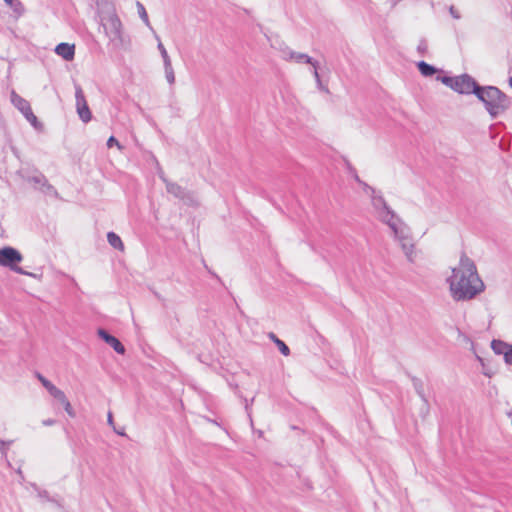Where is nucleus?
<instances>
[{"instance_id":"nucleus-33","label":"nucleus","mask_w":512,"mask_h":512,"mask_svg":"<svg viewBox=\"0 0 512 512\" xmlns=\"http://www.w3.org/2000/svg\"><path fill=\"white\" fill-rule=\"evenodd\" d=\"M290 53H295V51L291 50L290 48H285L282 50V59L285 61H291Z\"/></svg>"},{"instance_id":"nucleus-42","label":"nucleus","mask_w":512,"mask_h":512,"mask_svg":"<svg viewBox=\"0 0 512 512\" xmlns=\"http://www.w3.org/2000/svg\"><path fill=\"white\" fill-rule=\"evenodd\" d=\"M509 85L512 88V76L509 77Z\"/></svg>"},{"instance_id":"nucleus-9","label":"nucleus","mask_w":512,"mask_h":512,"mask_svg":"<svg viewBox=\"0 0 512 512\" xmlns=\"http://www.w3.org/2000/svg\"><path fill=\"white\" fill-rule=\"evenodd\" d=\"M479 84L476 80L468 74H462L456 76V82L454 84V91L460 94H474L476 95Z\"/></svg>"},{"instance_id":"nucleus-2","label":"nucleus","mask_w":512,"mask_h":512,"mask_svg":"<svg viewBox=\"0 0 512 512\" xmlns=\"http://www.w3.org/2000/svg\"><path fill=\"white\" fill-rule=\"evenodd\" d=\"M475 96L484 103L492 119L508 109L510 104L509 97L495 86H479Z\"/></svg>"},{"instance_id":"nucleus-35","label":"nucleus","mask_w":512,"mask_h":512,"mask_svg":"<svg viewBox=\"0 0 512 512\" xmlns=\"http://www.w3.org/2000/svg\"><path fill=\"white\" fill-rule=\"evenodd\" d=\"M361 185L363 186V188H364L365 192L369 193V194H370V196H371L372 194H375L376 190H375L373 187L369 186L367 183L362 182V184H361Z\"/></svg>"},{"instance_id":"nucleus-21","label":"nucleus","mask_w":512,"mask_h":512,"mask_svg":"<svg viewBox=\"0 0 512 512\" xmlns=\"http://www.w3.org/2000/svg\"><path fill=\"white\" fill-rule=\"evenodd\" d=\"M136 7H137V10H138L139 17L143 20V22L147 26H150L148 14L146 12V9H145L144 5L141 2L137 1L136 2Z\"/></svg>"},{"instance_id":"nucleus-41","label":"nucleus","mask_w":512,"mask_h":512,"mask_svg":"<svg viewBox=\"0 0 512 512\" xmlns=\"http://www.w3.org/2000/svg\"><path fill=\"white\" fill-rule=\"evenodd\" d=\"M354 179H355L358 183H360V184H362V182H363V181L359 178V176H358L357 174H355V175H354Z\"/></svg>"},{"instance_id":"nucleus-17","label":"nucleus","mask_w":512,"mask_h":512,"mask_svg":"<svg viewBox=\"0 0 512 512\" xmlns=\"http://www.w3.org/2000/svg\"><path fill=\"white\" fill-rule=\"evenodd\" d=\"M270 339L273 340V342L277 345V347L279 348V351L284 355V356H288L290 354V349L289 347L282 341L280 340L274 333H270Z\"/></svg>"},{"instance_id":"nucleus-12","label":"nucleus","mask_w":512,"mask_h":512,"mask_svg":"<svg viewBox=\"0 0 512 512\" xmlns=\"http://www.w3.org/2000/svg\"><path fill=\"white\" fill-rule=\"evenodd\" d=\"M55 52L66 61H71L75 55V46L69 43H60L56 46Z\"/></svg>"},{"instance_id":"nucleus-10","label":"nucleus","mask_w":512,"mask_h":512,"mask_svg":"<svg viewBox=\"0 0 512 512\" xmlns=\"http://www.w3.org/2000/svg\"><path fill=\"white\" fill-rule=\"evenodd\" d=\"M75 98H76V109H77V113H78L80 119L84 123H88L92 118V114L88 107L87 101L85 99L83 90L80 85L75 86Z\"/></svg>"},{"instance_id":"nucleus-19","label":"nucleus","mask_w":512,"mask_h":512,"mask_svg":"<svg viewBox=\"0 0 512 512\" xmlns=\"http://www.w3.org/2000/svg\"><path fill=\"white\" fill-rule=\"evenodd\" d=\"M7 5L18 17L21 16L25 11L23 4L19 0H12V2L7 3Z\"/></svg>"},{"instance_id":"nucleus-25","label":"nucleus","mask_w":512,"mask_h":512,"mask_svg":"<svg viewBox=\"0 0 512 512\" xmlns=\"http://www.w3.org/2000/svg\"><path fill=\"white\" fill-rule=\"evenodd\" d=\"M50 395L54 397L57 401H59L61 404L65 403L68 400L65 393L59 388H56Z\"/></svg>"},{"instance_id":"nucleus-20","label":"nucleus","mask_w":512,"mask_h":512,"mask_svg":"<svg viewBox=\"0 0 512 512\" xmlns=\"http://www.w3.org/2000/svg\"><path fill=\"white\" fill-rule=\"evenodd\" d=\"M36 377L50 394L57 388L52 382H50L48 379H46L42 374L37 372Z\"/></svg>"},{"instance_id":"nucleus-30","label":"nucleus","mask_w":512,"mask_h":512,"mask_svg":"<svg viewBox=\"0 0 512 512\" xmlns=\"http://www.w3.org/2000/svg\"><path fill=\"white\" fill-rule=\"evenodd\" d=\"M504 360L507 364L512 365V345H509V348L504 352Z\"/></svg>"},{"instance_id":"nucleus-28","label":"nucleus","mask_w":512,"mask_h":512,"mask_svg":"<svg viewBox=\"0 0 512 512\" xmlns=\"http://www.w3.org/2000/svg\"><path fill=\"white\" fill-rule=\"evenodd\" d=\"M437 80H440L444 85H446L454 90V84L456 82V77L442 76V77H437Z\"/></svg>"},{"instance_id":"nucleus-1","label":"nucleus","mask_w":512,"mask_h":512,"mask_svg":"<svg viewBox=\"0 0 512 512\" xmlns=\"http://www.w3.org/2000/svg\"><path fill=\"white\" fill-rule=\"evenodd\" d=\"M451 276L446 279L449 292L454 301H469L485 290L474 261L462 252L459 264L451 269Z\"/></svg>"},{"instance_id":"nucleus-40","label":"nucleus","mask_w":512,"mask_h":512,"mask_svg":"<svg viewBox=\"0 0 512 512\" xmlns=\"http://www.w3.org/2000/svg\"><path fill=\"white\" fill-rule=\"evenodd\" d=\"M38 495L42 498H48V493L47 491L43 490V491H39L38 492Z\"/></svg>"},{"instance_id":"nucleus-37","label":"nucleus","mask_w":512,"mask_h":512,"mask_svg":"<svg viewBox=\"0 0 512 512\" xmlns=\"http://www.w3.org/2000/svg\"><path fill=\"white\" fill-rule=\"evenodd\" d=\"M426 49H427L426 42L425 41H421L420 44L418 45V50L420 52H424V51H426Z\"/></svg>"},{"instance_id":"nucleus-16","label":"nucleus","mask_w":512,"mask_h":512,"mask_svg":"<svg viewBox=\"0 0 512 512\" xmlns=\"http://www.w3.org/2000/svg\"><path fill=\"white\" fill-rule=\"evenodd\" d=\"M108 243L115 249L123 250V243L121 238L114 232L107 234Z\"/></svg>"},{"instance_id":"nucleus-27","label":"nucleus","mask_w":512,"mask_h":512,"mask_svg":"<svg viewBox=\"0 0 512 512\" xmlns=\"http://www.w3.org/2000/svg\"><path fill=\"white\" fill-rule=\"evenodd\" d=\"M41 191L45 194H48V195H52L56 198L59 197V194L57 192V190L54 188V186H52L51 184L48 183V181L46 182V184L41 188Z\"/></svg>"},{"instance_id":"nucleus-4","label":"nucleus","mask_w":512,"mask_h":512,"mask_svg":"<svg viewBox=\"0 0 512 512\" xmlns=\"http://www.w3.org/2000/svg\"><path fill=\"white\" fill-rule=\"evenodd\" d=\"M390 229L393 231L394 238L399 242L407 260L413 263L416 258V252L409 228L400 221L396 224H391Z\"/></svg>"},{"instance_id":"nucleus-7","label":"nucleus","mask_w":512,"mask_h":512,"mask_svg":"<svg viewBox=\"0 0 512 512\" xmlns=\"http://www.w3.org/2000/svg\"><path fill=\"white\" fill-rule=\"evenodd\" d=\"M10 99L12 104L23 114L25 119L36 129L40 128L42 124L34 115L30 103L18 95L14 90L11 92Z\"/></svg>"},{"instance_id":"nucleus-45","label":"nucleus","mask_w":512,"mask_h":512,"mask_svg":"<svg viewBox=\"0 0 512 512\" xmlns=\"http://www.w3.org/2000/svg\"><path fill=\"white\" fill-rule=\"evenodd\" d=\"M4 2L7 4V3L12 2V0H4Z\"/></svg>"},{"instance_id":"nucleus-15","label":"nucleus","mask_w":512,"mask_h":512,"mask_svg":"<svg viewBox=\"0 0 512 512\" xmlns=\"http://www.w3.org/2000/svg\"><path fill=\"white\" fill-rule=\"evenodd\" d=\"M417 67L420 73L425 77L432 76L437 72V69L434 66L426 63L425 61L418 62Z\"/></svg>"},{"instance_id":"nucleus-23","label":"nucleus","mask_w":512,"mask_h":512,"mask_svg":"<svg viewBox=\"0 0 512 512\" xmlns=\"http://www.w3.org/2000/svg\"><path fill=\"white\" fill-rule=\"evenodd\" d=\"M164 69H165V77H166L167 82L171 85L174 84L175 75H174V70H173L172 64L164 65Z\"/></svg>"},{"instance_id":"nucleus-43","label":"nucleus","mask_w":512,"mask_h":512,"mask_svg":"<svg viewBox=\"0 0 512 512\" xmlns=\"http://www.w3.org/2000/svg\"><path fill=\"white\" fill-rule=\"evenodd\" d=\"M398 1L399 0L394 1L393 4H392V7H394L397 4Z\"/></svg>"},{"instance_id":"nucleus-29","label":"nucleus","mask_w":512,"mask_h":512,"mask_svg":"<svg viewBox=\"0 0 512 512\" xmlns=\"http://www.w3.org/2000/svg\"><path fill=\"white\" fill-rule=\"evenodd\" d=\"M12 443H13L12 440H10V441L0 440V453L2 454V456L4 458H7L8 446L11 445Z\"/></svg>"},{"instance_id":"nucleus-14","label":"nucleus","mask_w":512,"mask_h":512,"mask_svg":"<svg viewBox=\"0 0 512 512\" xmlns=\"http://www.w3.org/2000/svg\"><path fill=\"white\" fill-rule=\"evenodd\" d=\"M291 61L295 63H306L310 64L312 67H316L317 61H315L312 57L305 53L296 52L290 53Z\"/></svg>"},{"instance_id":"nucleus-38","label":"nucleus","mask_w":512,"mask_h":512,"mask_svg":"<svg viewBox=\"0 0 512 512\" xmlns=\"http://www.w3.org/2000/svg\"><path fill=\"white\" fill-rule=\"evenodd\" d=\"M42 424H43L44 426H52V425H54V424H55V420H53V419H46V420H43V421H42Z\"/></svg>"},{"instance_id":"nucleus-32","label":"nucleus","mask_w":512,"mask_h":512,"mask_svg":"<svg viewBox=\"0 0 512 512\" xmlns=\"http://www.w3.org/2000/svg\"><path fill=\"white\" fill-rule=\"evenodd\" d=\"M114 145L117 146L120 150L122 149V146L119 143V141L114 136H110L107 141V146L111 148Z\"/></svg>"},{"instance_id":"nucleus-11","label":"nucleus","mask_w":512,"mask_h":512,"mask_svg":"<svg viewBox=\"0 0 512 512\" xmlns=\"http://www.w3.org/2000/svg\"><path fill=\"white\" fill-rule=\"evenodd\" d=\"M98 336L110 345L117 353L124 354L125 347L123 344L114 336L110 335L106 330L100 328L97 331Z\"/></svg>"},{"instance_id":"nucleus-26","label":"nucleus","mask_w":512,"mask_h":512,"mask_svg":"<svg viewBox=\"0 0 512 512\" xmlns=\"http://www.w3.org/2000/svg\"><path fill=\"white\" fill-rule=\"evenodd\" d=\"M158 49L161 53V56H162V59H163V63L164 65H168V64H171V60H170V57L167 53V50L165 49L164 45L159 41L158 42Z\"/></svg>"},{"instance_id":"nucleus-24","label":"nucleus","mask_w":512,"mask_h":512,"mask_svg":"<svg viewBox=\"0 0 512 512\" xmlns=\"http://www.w3.org/2000/svg\"><path fill=\"white\" fill-rule=\"evenodd\" d=\"M313 68H314V69H313V76H314V78H315V81H316L317 87H318L321 91H324V92L328 93V92H329V90H328V88H327L326 86H324V85L322 84V81H321L320 75H319V73H318V70H317V68H318V63L316 64V67H313Z\"/></svg>"},{"instance_id":"nucleus-44","label":"nucleus","mask_w":512,"mask_h":512,"mask_svg":"<svg viewBox=\"0 0 512 512\" xmlns=\"http://www.w3.org/2000/svg\"><path fill=\"white\" fill-rule=\"evenodd\" d=\"M245 409L248 411V409H249V405H248V403H246V405H245Z\"/></svg>"},{"instance_id":"nucleus-31","label":"nucleus","mask_w":512,"mask_h":512,"mask_svg":"<svg viewBox=\"0 0 512 512\" xmlns=\"http://www.w3.org/2000/svg\"><path fill=\"white\" fill-rule=\"evenodd\" d=\"M63 407H64V410L67 412V414L70 416V417H75V411L74 409L72 408L71 406V403L69 402V400H67L65 403L62 404Z\"/></svg>"},{"instance_id":"nucleus-36","label":"nucleus","mask_w":512,"mask_h":512,"mask_svg":"<svg viewBox=\"0 0 512 512\" xmlns=\"http://www.w3.org/2000/svg\"><path fill=\"white\" fill-rule=\"evenodd\" d=\"M107 422H108V424H109L112 428H113V427H115V426H114L113 415H112V413H111V412H109V413H108V415H107Z\"/></svg>"},{"instance_id":"nucleus-8","label":"nucleus","mask_w":512,"mask_h":512,"mask_svg":"<svg viewBox=\"0 0 512 512\" xmlns=\"http://www.w3.org/2000/svg\"><path fill=\"white\" fill-rule=\"evenodd\" d=\"M160 178L166 184V190L169 194L183 201L186 205L194 206L197 204V199L195 195L187 191L185 188L181 187L177 183L168 181L164 175H160Z\"/></svg>"},{"instance_id":"nucleus-6","label":"nucleus","mask_w":512,"mask_h":512,"mask_svg":"<svg viewBox=\"0 0 512 512\" xmlns=\"http://www.w3.org/2000/svg\"><path fill=\"white\" fill-rule=\"evenodd\" d=\"M371 203L373 208L376 210L378 218L391 227V224H396L401 220L396 216L393 210L387 205L386 201L381 195L372 194Z\"/></svg>"},{"instance_id":"nucleus-3","label":"nucleus","mask_w":512,"mask_h":512,"mask_svg":"<svg viewBox=\"0 0 512 512\" xmlns=\"http://www.w3.org/2000/svg\"><path fill=\"white\" fill-rule=\"evenodd\" d=\"M100 25L115 47L124 45L122 22L113 8L100 14Z\"/></svg>"},{"instance_id":"nucleus-22","label":"nucleus","mask_w":512,"mask_h":512,"mask_svg":"<svg viewBox=\"0 0 512 512\" xmlns=\"http://www.w3.org/2000/svg\"><path fill=\"white\" fill-rule=\"evenodd\" d=\"M28 181L30 183H33L35 185H40L41 188L46 184L47 179L42 173H38L36 175H33L28 178Z\"/></svg>"},{"instance_id":"nucleus-34","label":"nucleus","mask_w":512,"mask_h":512,"mask_svg":"<svg viewBox=\"0 0 512 512\" xmlns=\"http://www.w3.org/2000/svg\"><path fill=\"white\" fill-rule=\"evenodd\" d=\"M449 12H450V15L454 19H460L461 18V15H460L459 11L454 6H450Z\"/></svg>"},{"instance_id":"nucleus-18","label":"nucleus","mask_w":512,"mask_h":512,"mask_svg":"<svg viewBox=\"0 0 512 512\" xmlns=\"http://www.w3.org/2000/svg\"><path fill=\"white\" fill-rule=\"evenodd\" d=\"M508 343L501 340H493L491 342V348L496 354H504L505 350L509 348Z\"/></svg>"},{"instance_id":"nucleus-39","label":"nucleus","mask_w":512,"mask_h":512,"mask_svg":"<svg viewBox=\"0 0 512 512\" xmlns=\"http://www.w3.org/2000/svg\"><path fill=\"white\" fill-rule=\"evenodd\" d=\"M113 430L120 436H125L124 429L118 430L116 427H113Z\"/></svg>"},{"instance_id":"nucleus-13","label":"nucleus","mask_w":512,"mask_h":512,"mask_svg":"<svg viewBox=\"0 0 512 512\" xmlns=\"http://www.w3.org/2000/svg\"><path fill=\"white\" fill-rule=\"evenodd\" d=\"M412 384H413V387H414L417 395L423 401V404H424V407H425V411L428 412L429 404H428V400H427V398L425 396L423 381L421 379L417 378V377H412Z\"/></svg>"},{"instance_id":"nucleus-5","label":"nucleus","mask_w":512,"mask_h":512,"mask_svg":"<svg viewBox=\"0 0 512 512\" xmlns=\"http://www.w3.org/2000/svg\"><path fill=\"white\" fill-rule=\"evenodd\" d=\"M22 260L23 256L16 248L11 246L0 248V266L8 267L15 273L36 278V274L28 272L17 265Z\"/></svg>"}]
</instances>
